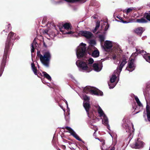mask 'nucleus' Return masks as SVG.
Instances as JSON below:
<instances>
[{"label":"nucleus","instance_id":"19","mask_svg":"<svg viewBox=\"0 0 150 150\" xmlns=\"http://www.w3.org/2000/svg\"><path fill=\"white\" fill-rule=\"evenodd\" d=\"M102 67V64L100 62H99V63H95L93 65L94 70L97 72L100 71L101 70Z\"/></svg>","mask_w":150,"mask_h":150},{"label":"nucleus","instance_id":"36","mask_svg":"<svg viewBox=\"0 0 150 150\" xmlns=\"http://www.w3.org/2000/svg\"><path fill=\"white\" fill-rule=\"evenodd\" d=\"M134 9V8L133 7H130L128 8L127 10H125V11L127 14H128L130 12H131L132 10Z\"/></svg>","mask_w":150,"mask_h":150},{"label":"nucleus","instance_id":"12","mask_svg":"<svg viewBox=\"0 0 150 150\" xmlns=\"http://www.w3.org/2000/svg\"><path fill=\"white\" fill-rule=\"evenodd\" d=\"M144 16L146 18H142L141 19H137L136 20L137 22L140 23H144L147 22V20L150 21V11L149 13L145 14Z\"/></svg>","mask_w":150,"mask_h":150},{"label":"nucleus","instance_id":"48","mask_svg":"<svg viewBox=\"0 0 150 150\" xmlns=\"http://www.w3.org/2000/svg\"><path fill=\"white\" fill-rule=\"evenodd\" d=\"M47 30H45L44 32V33H46L47 34Z\"/></svg>","mask_w":150,"mask_h":150},{"label":"nucleus","instance_id":"42","mask_svg":"<svg viewBox=\"0 0 150 150\" xmlns=\"http://www.w3.org/2000/svg\"><path fill=\"white\" fill-rule=\"evenodd\" d=\"M97 139L99 140L100 142H103L102 143V145H104L105 144V143L104 142V140L103 139H99L98 138H97Z\"/></svg>","mask_w":150,"mask_h":150},{"label":"nucleus","instance_id":"26","mask_svg":"<svg viewBox=\"0 0 150 150\" xmlns=\"http://www.w3.org/2000/svg\"><path fill=\"white\" fill-rule=\"evenodd\" d=\"M16 34L13 32H10V42H12L16 39Z\"/></svg>","mask_w":150,"mask_h":150},{"label":"nucleus","instance_id":"28","mask_svg":"<svg viewBox=\"0 0 150 150\" xmlns=\"http://www.w3.org/2000/svg\"><path fill=\"white\" fill-rule=\"evenodd\" d=\"M31 66L32 67V70L33 71L34 74L35 75H37V69L33 62L31 63Z\"/></svg>","mask_w":150,"mask_h":150},{"label":"nucleus","instance_id":"53","mask_svg":"<svg viewBox=\"0 0 150 150\" xmlns=\"http://www.w3.org/2000/svg\"><path fill=\"white\" fill-rule=\"evenodd\" d=\"M61 108L63 109V110L65 112V110H64V109H63L62 107Z\"/></svg>","mask_w":150,"mask_h":150},{"label":"nucleus","instance_id":"47","mask_svg":"<svg viewBox=\"0 0 150 150\" xmlns=\"http://www.w3.org/2000/svg\"><path fill=\"white\" fill-rule=\"evenodd\" d=\"M91 18H93L95 19L97 18L95 16H93L91 17Z\"/></svg>","mask_w":150,"mask_h":150},{"label":"nucleus","instance_id":"8","mask_svg":"<svg viewBox=\"0 0 150 150\" xmlns=\"http://www.w3.org/2000/svg\"><path fill=\"white\" fill-rule=\"evenodd\" d=\"M95 107L97 109L98 113L99 114L100 117L103 119L102 122L105 125H108V119L103 110L99 105H96Z\"/></svg>","mask_w":150,"mask_h":150},{"label":"nucleus","instance_id":"15","mask_svg":"<svg viewBox=\"0 0 150 150\" xmlns=\"http://www.w3.org/2000/svg\"><path fill=\"white\" fill-rule=\"evenodd\" d=\"M137 51L138 52L142 54L144 58L146 60L150 63V54L149 53H146L145 51L143 50H141L138 51L137 49Z\"/></svg>","mask_w":150,"mask_h":150},{"label":"nucleus","instance_id":"41","mask_svg":"<svg viewBox=\"0 0 150 150\" xmlns=\"http://www.w3.org/2000/svg\"><path fill=\"white\" fill-rule=\"evenodd\" d=\"M116 46H117V49L118 50H119L120 51V53H121V52H122V51L120 50V45L118 44H116Z\"/></svg>","mask_w":150,"mask_h":150},{"label":"nucleus","instance_id":"45","mask_svg":"<svg viewBox=\"0 0 150 150\" xmlns=\"http://www.w3.org/2000/svg\"><path fill=\"white\" fill-rule=\"evenodd\" d=\"M98 29V28H95L93 30V32L94 33Z\"/></svg>","mask_w":150,"mask_h":150},{"label":"nucleus","instance_id":"33","mask_svg":"<svg viewBox=\"0 0 150 150\" xmlns=\"http://www.w3.org/2000/svg\"><path fill=\"white\" fill-rule=\"evenodd\" d=\"M76 1H80L81 3H84L86 1V0H75ZM65 1L69 2H74V0H65Z\"/></svg>","mask_w":150,"mask_h":150},{"label":"nucleus","instance_id":"38","mask_svg":"<svg viewBox=\"0 0 150 150\" xmlns=\"http://www.w3.org/2000/svg\"><path fill=\"white\" fill-rule=\"evenodd\" d=\"M56 35L53 32H52L51 34H49V36L52 38L55 37Z\"/></svg>","mask_w":150,"mask_h":150},{"label":"nucleus","instance_id":"22","mask_svg":"<svg viewBox=\"0 0 150 150\" xmlns=\"http://www.w3.org/2000/svg\"><path fill=\"white\" fill-rule=\"evenodd\" d=\"M144 30V29L142 27H140L136 29L134 31L137 34L141 35H142Z\"/></svg>","mask_w":150,"mask_h":150},{"label":"nucleus","instance_id":"4","mask_svg":"<svg viewBox=\"0 0 150 150\" xmlns=\"http://www.w3.org/2000/svg\"><path fill=\"white\" fill-rule=\"evenodd\" d=\"M81 97L84 100L83 106L87 113L88 116L91 118L92 117V118L93 119V116L92 113L90 114L88 112L89 109L90 108V105L89 103L90 98L86 95H83Z\"/></svg>","mask_w":150,"mask_h":150},{"label":"nucleus","instance_id":"52","mask_svg":"<svg viewBox=\"0 0 150 150\" xmlns=\"http://www.w3.org/2000/svg\"><path fill=\"white\" fill-rule=\"evenodd\" d=\"M109 134L112 137V135L111 134H110V133H109Z\"/></svg>","mask_w":150,"mask_h":150},{"label":"nucleus","instance_id":"7","mask_svg":"<svg viewBox=\"0 0 150 150\" xmlns=\"http://www.w3.org/2000/svg\"><path fill=\"white\" fill-rule=\"evenodd\" d=\"M76 64L80 71L89 72L91 71L90 69L88 67L87 64L82 61L78 60L76 62Z\"/></svg>","mask_w":150,"mask_h":150},{"label":"nucleus","instance_id":"16","mask_svg":"<svg viewBox=\"0 0 150 150\" xmlns=\"http://www.w3.org/2000/svg\"><path fill=\"white\" fill-rule=\"evenodd\" d=\"M144 94L146 101V111L147 119L150 122V104L147 103L146 100V98L147 96V93L145 92H144Z\"/></svg>","mask_w":150,"mask_h":150},{"label":"nucleus","instance_id":"24","mask_svg":"<svg viewBox=\"0 0 150 150\" xmlns=\"http://www.w3.org/2000/svg\"><path fill=\"white\" fill-rule=\"evenodd\" d=\"M64 101H65V103H66V104L67 105V114H68V115L67 116H65V119L67 121H68L69 120V115L70 114V113H69V108L68 107V104L67 101L66 100H65Z\"/></svg>","mask_w":150,"mask_h":150},{"label":"nucleus","instance_id":"23","mask_svg":"<svg viewBox=\"0 0 150 150\" xmlns=\"http://www.w3.org/2000/svg\"><path fill=\"white\" fill-rule=\"evenodd\" d=\"M36 46V42L35 39H34L31 44V56L32 57L33 54L32 53L34 52L35 50V48Z\"/></svg>","mask_w":150,"mask_h":150},{"label":"nucleus","instance_id":"40","mask_svg":"<svg viewBox=\"0 0 150 150\" xmlns=\"http://www.w3.org/2000/svg\"><path fill=\"white\" fill-rule=\"evenodd\" d=\"M146 88L147 89L149 88L150 90V81L147 83Z\"/></svg>","mask_w":150,"mask_h":150},{"label":"nucleus","instance_id":"43","mask_svg":"<svg viewBox=\"0 0 150 150\" xmlns=\"http://www.w3.org/2000/svg\"><path fill=\"white\" fill-rule=\"evenodd\" d=\"M109 27V25L108 23H107L105 27V30H106L108 29Z\"/></svg>","mask_w":150,"mask_h":150},{"label":"nucleus","instance_id":"30","mask_svg":"<svg viewBox=\"0 0 150 150\" xmlns=\"http://www.w3.org/2000/svg\"><path fill=\"white\" fill-rule=\"evenodd\" d=\"M42 74L44 76L49 80L50 81L51 80V78L50 76L45 72H43Z\"/></svg>","mask_w":150,"mask_h":150},{"label":"nucleus","instance_id":"55","mask_svg":"<svg viewBox=\"0 0 150 150\" xmlns=\"http://www.w3.org/2000/svg\"><path fill=\"white\" fill-rule=\"evenodd\" d=\"M95 130V132L97 131V130Z\"/></svg>","mask_w":150,"mask_h":150},{"label":"nucleus","instance_id":"31","mask_svg":"<svg viewBox=\"0 0 150 150\" xmlns=\"http://www.w3.org/2000/svg\"><path fill=\"white\" fill-rule=\"evenodd\" d=\"M98 37L100 39L101 43L103 42L105 39V36L104 35H99Z\"/></svg>","mask_w":150,"mask_h":150},{"label":"nucleus","instance_id":"18","mask_svg":"<svg viewBox=\"0 0 150 150\" xmlns=\"http://www.w3.org/2000/svg\"><path fill=\"white\" fill-rule=\"evenodd\" d=\"M93 48L92 49V52L91 53V56L93 57L96 58L98 57L99 56V52L98 49L95 47H93ZM89 54H91L88 53Z\"/></svg>","mask_w":150,"mask_h":150},{"label":"nucleus","instance_id":"20","mask_svg":"<svg viewBox=\"0 0 150 150\" xmlns=\"http://www.w3.org/2000/svg\"><path fill=\"white\" fill-rule=\"evenodd\" d=\"M120 57V54L116 53L112 55V59L114 60V64H116L117 63V62L118 61Z\"/></svg>","mask_w":150,"mask_h":150},{"label":"nucleus","instance_id":"44","mask_svg":"<svg viewBox=\"0 0 150 150\" xmlns=\"http://www.w3.org/2000/svg\"><path fill=\"white\" fill-rule=\"evenodd\" d=\"M106 125L107 126V128L109 130H110V126H109V124H108V125Z\"/></svg>","mask_w":150,"mask_h":150},{"label":"nucleus","instance_id":"21","mask_svg":"<svg viewBox=\"0 0 150 150\" xmlns=\"http://www.w3.org/2000/svg\"><path fill=\"white\" fill-rule=\"evenodd\" d=\"M104 46L105 48L109 49L111 48L112 46V42L109 40H106L104 42Z\"/></svg>","mask_w":150,"mask_h":150},{"label":"nucleus","instance_id":"11","mask_svg":"<svg viewBox=\"0 0 150 150\" xmlns=\"http://www.w3.org/2000/svg\"><path fill=\"white\" fill-rule=\"evenodd\" d=\"M127 59L125 57H123L120 62V65L117 68L118 69V73L120 74L124 66L127 63Z\"/></svg>","mask_w":150,"mask_h":150},{"label":"nucleus","instance_id":"34","mask_svg":"<svg viewBox=\"0 0 150 150\" xmlns=\"http://www.w3.org/2000/svg\"><path fill=\"white\" fill-rule=\"evenodd\" d=\"M135 99L138 105L139 106H142V105L139 101L138 97L137 96H135Z\"/></svg>","mask_w":150,"mask_h":150},{"label":"nucleus","instance_id":"14","mask_svg":"<svg viewBox=\"0 0 150 150\" xmlns=\"http://www.w3.org/2000/svg\"><path fill=\"white\" fill-rule=\"evenodd\" d=\"M134 60L133 59H131L129 62L128 63V66L126 68V70L129 71V72L132 71L134 70L135 66L134 63Z\"/></svg>","mask_w":150,"mask_h":150},{"label":"nucleus","instance_id":"51","mask_svg":"<svg viewBox=\"0 0 150 150\" xmlns=\"http://www.w3.org/2000/svg\"><path fill=\"white\" fill-rule=\"evenodd\" d=\"M42 82L43 83H44V80H42Z\"/></svg>","mask_w":150,"mask_h":150},{"label":"nucleus","instance_id":"9","mask_svg":"<svg viewBox=\"0 0 150 150\" xmlns=\"http://www.w3.org/2000/svg\"><path fill=\"white\" fill-rule=\"evenodd\" d=\"M124 126H124V127L125 128L126 132L129 134L128 138H129V139H132V135L133 134L134 131L133 124L132 122H129L128 124H125Z\"/></svg>","mask_w":150,"mask_h":150},{"label":"nucleus","instance_id":"6","mask_svg":"<svg viewBox=\"0 0 150 150\" xmlns=\"http://www.w3.org/2000/svg\"><path fill=\"white\" fill-rule=\"evenodd\" d=\"M120 74L118 73V68H117L112 76L110 77V81L108 83L110 88H113L116 86L117 83V82H115L116 79L117 78L116 75L119 76Z\"/></svg>","mask_w":150,"mask_h":150},{"label":"nucleus","instance_id":"49","mask_svg":"<svg viewBox=\"0 0 150 150\" xmlns=\"http://www.w3.org/2000/svg\"><path fill=\"white\" fill-rule=\"evenodd\" d=\"M136 54V53H133L132 55V56H134V55H135V54Z\"/></svg>","mask_w":150,"mask_h":150},{"label":"nucleus","instance_id":"3","mask_svg":"<svg viewBox=\"0 0 150 150\" xmlns=\"http://www.w3.org/2000/svg\"><path fill=\"white\" fill-rule=\"evenodd\" d=\"M86 44L81 43L76 49V54L78 59L83 57L86 54Z\"/></svg>","mask_w":150,"mask_h":150},{"label":"nucleus","instance_id":"29","mask_svg":"<svg viewBox=\"0 0 150 150\" xmlns=\"http://www.w3.org/2000/svg\"><path fill=\"white\" fill-rule=\"evenodd\" d=\"M5 65V64L4 63L1 64V67L0 68V76H1L2 74L3 71L4 70V69Z\"/></svg>","mask_w":150,"mask_h":150},{"label":"nucleus","instance_id":"27","mask_svg":"<svg viewBox=\"0 0 150 150\" xmlns=\"http://www.w3.org/2000/svg\"><path fill=\"white\" fill-rule=\"evenodd\" d=\"M71 24L68 23H66L64 24L63 25L64 29L68 30L71 29Z\"/></svg>","mask_w":150,"mask_h":150},{"label":"nucleus","instance_id":"5","mask_svg":"<svg viewBox=\"0 0 150 150\" xmlns=\"http://www.w3.org/2000/svg\"><path fill=\"white\" fill-rule=\"evenodd\" d=\"M84 92L86 93L90 92L92 95L97 96H102L103 92L97 88L90 86H87L83 89Z\"/></svg>","mask_w":150,"mask_h":150},{"label":"nucleus","instance_id":"1","mask_svg":"<svg viewBox=\"0 0 150 150\" xmlns=\"http://www.w3.org/2000/svg\"><path fill=\"white\" fill-rule=\"evenodd\" d=\"M63 28H59L60 30L64 34H67L70 35L71 36L78 37V36H84L87 39H90L93 37V35L91 32L90 31L86 30H82L80 31L78 34H77L75 33L70 31L69 32H64L62 29Z\"/></svg>","mask_w":150,"mask_h":150},{"label":"nucleus","instance_id":"25","mask_svg":"<svg viewBox=\"0 0 150 150\" xmlns=\"http://www.w3.org/2000/svg\"><path fill=\"white\" fill-rule=\"evenodd\" d=\"M89 43L90 44V45L89 46L88 49H91L93 48V47H94V46L96 44V42L94 40H91L89 42Z\"/></svg>","mask_w":150,"mask_h":150},{"label":"nucleus","instance_id":"10","mask_svg":"<svg viewBox=\"0 0 150 150\" xmlns=\"http://www.w3.org/2000/svg\"><path fill=\"white\" fill-rule=\"evenodd\" d=\"M9 35V33L8 34V40L6 43L5 48L4 50V53L3 57V59L1 63L5 64L6 60L7 58L8 52L9 47V40H8V37Z\"/></svg>","mask_w":150,"mask_h":150},{"label":"nucleus","instance_id":"32","mask_svg":"<svg viewBox=\"0 0 150 150\" xmlns=\"http://www.w3.org/2000/svg\"><path fill=\"white\" fill-rule=\"evenodd\" d=\"M117 17L121 21V22H122L123 23H127L129 22H134V19H132V20H131V21H130L129 22H127V21H124L122 20V18L121 17H120V16H117Z\"/></svg>","mask_w":150,"mask_h":150},{"label":"nucleus","instance_id":"39","mask_svg":"<svg viewBox=\"0 0 150 150\" xmlns=\"http://www.w3.org/2000/svg\"><path fill=\"white\" fill-rule=\"evenodd\" d=\"M100 24L99 22H97L96 23V26L95 28H98L100 26Z\"/></svg>","mask_w":150,"mask_h":150},{"label":"nucleus","instance_id":"56","mask_svg":"<svg viewBox=\"0 0 150 150\" xmlns=\"http://www.w3.org/2000/svg\"><path fill=\"white\" fill-rule=\"evenodd\" d=\"M104 23H104V24H105L106 23H105V22H104Z\"/></svg>","mask_w":150,"mask_h":150},{"label":"nucleus","instance_id":"50","mask_svg":"<svg viewBox=\"0 0 150 150\" xmlns=\"http://www.w3.org/2000/svg\"><path fill=\"white\" fill-rule=\"evenodd\" d=\"M146 36H144L143 37H142V39L143 40L144 39V38H146Z\"/></svg>","mask_w":150,"mask_h":150},{"label":"nucleus","instance_id":"46","mask_svg":"<svg viewBox=\"0 0 150 150\" xmlns=\"http://www.w3.org/2000/svg\"><path fill=\"white\" fill-rule=\"evenodd\" d=\"M70 76L72 79H74V77L72 75H70Z\"/></svg>","mask_w":150,"mask_h":150},{"label":"nucleus","instance_id":"54","mask_svg":"<svg viewBox=\"0 0 150 150\" xmlns=\"http://www.w3.org/2000/svg\"><path fill=\"white\" fill-rule=\"evenodd\" d=\"M38 68H39V66H38Z\"/></svg>","mask_w":150,"mask_h":150},{"label":"nucleus","instance_id":"13","mask_svg":"<svg viewBox=\"0 0 150 150\" xmlns=\"http://www.w3.org/2000/svg\"><path fill=\"white\" fill-rule=\"evenodd\" d=\"M65 128L68 130V132L77 140L80 141H82L81 139L79 138L75 132L71 127H66Z\"/></svg>","mask_w":150,"mask_h":150},{"label":"nucleus","instance_id":"17","mask_svg":"<svg viewBox=\"0 0 150 150\" xmlns=\"http://www.w3.org/2000/svg\"><path fill=\"white\" fill-rule=\"evenodd\" d=\"M143 146V143L139 140L136 142L135 144H133L131 145V146L132 148L139 149L142 147Z\"/></svg>","mask_w":150,"mask_h":150},{"label":"nucleus","instance_id":"2","mask_svg":"<svg viewBox=\"0 0 150 150\" xmlns=\"http://www.w3.org/2000/svg\"><path fill=\"white\" fill-rule=\"evenodd\" d=\"M37 54L42 64L45 67H48L51 58V55L50 52L48 50L45 51L43 52V55H42L38 51L37 52Z\"/></svg>","mask_w":150,"mask_h":150},{"label":"nucleus","instance_id":"35","mask_svg":"<svg viewBox=\"0 0 150 150\" xmlns=\"http://www.w3.org/2000/svg\"><path fill=\"white\" fill-rule=\"evenodd\" d=\"M49 41H47L46 43L44 42H43L44 46L45 47H50L52 45V43L51 42H50L49 43Z\"/></svg>","mask_w":150,"mask_h":150},{"label":"nucleus","instance_id":"37","mask_svg":"<svg viewBox=\"0 0 150 150\" xmlns=\"http://www.w3.org/2000/svg\"><path fill=\"white\" fill-rule=\"evenodd\" d=\"M89 64H92L94 62V60L92 58H89L88 59Z\"/></svg>","mask_w":150,"mask_h":150}]
</instances>
